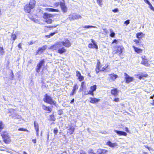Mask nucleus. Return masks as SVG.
<instances>
[{
	"label": "nucleus",
	"instance_id": "1",
	"mask_svg": "<svg viewBox=\"0 0 154 154\" xmlns=\"http://www.w3.org/2000/svg\"><path fill=\"white\" fill-rule=\"evenodd\" d=\"M58 43L57 42L54 45L49 48V49H52L53 51L57 50L58 52L60 54H62L66 51V50L62 45H58Z\"/></svg>",
	"mask_w": 154,
	"mask_h": 154
},
{
	"label": "nucleus",
	"instance_id": "2",
	"mask_svg": "<svg viewBox=\"0 0 154 154\" xmlns=\"http://www.w3.org/2000/svg\"><path fill=\"white\" fill-rule=\"evenodd\" d=\"M2 136L5 142L7 144L8 143L11 141L10 137L7 132H2Z\"/></svg>",
	"mask_w": 154,
	"mask_h": 154
},
{
	"label": "nucleus",
	"instance_id": "3",
	"mask_svg": "<svg viewBox=\"0 0 154 154\" xmlns=\"http://www.w3.org/2000/svg\"><path fill=\"white\" fill-rule=\"evenodd\" d=\"M81 17H82L81 15L75 13H73L69 15L67 19L72 20L80 19Z\"/></svg>",
	"mask_w": 154,
	"mask_h": 154
},
{
	"label": "nucleus",
	"instance_id": "4",
	"mask_svg": "<svg viewBox=\"0 0 154 154\" xmlns=\"http://www.w3.org/2000/svg\"><path fill=\"white\" fill-rule=\"evenodd\" d=\"M58 45H62L67 47H69L71 45V43L68 40H66L64 41L59 42Z\"/></svg>",
	"mask_w": 154,
	"mask_h": 154
},
{
	"label": "nucleus",
	"instance_id": "5",
	"mask_svg": "<svg viewBox=\"0 0 154 154\" xmlns=\"http://www.w3.org/2000/svg\"><path fill=\"white\" fill-rule=\"evenodd\" d=\"M43 100L44 102L47 103L51 104H55V102L52 100L51 97H45Z\"/></svg>",
	"mask_w": 154,
	"mask_h": 154
},
{
	"label": "nucleus",
	"instance_id": "6",
	"mask_svg": "<svg viewBox=\"0 0 154 154\" xmlns=\"http://www.w3.org/2000/svg\"><path fill=\"white\" fill-rule=\"evenodd\" d=\"M124 76L126 82L127 83H129L133 80V78L130 76L126 73H124Z\"/></svg>",
	"mask_w": 154,
	"mask_h": 154
},
{
	"label": "nucleus",
	"instance_id": "7",
	"mask_svg": "<svg viewBox=\"0 0 154 154\" xmlns=\"http://www.w3.org/2000/svg\"><path fill=\"white\" fill-rule=\"evenodd\" d=\"M47 46L46 45H44L41 48H39L37 51V54H40L42 53L43 51L47 48Z\"/></svg>",
	"mask_w": 154,
	"mask_h": 154
},
{
	"label": "nucleus",
	"instance_id": "8",
	"mask_svg": "<svg viewBox=\"0 0 154 154\" xmlns=\"http://www.w3.org/2000/svg\"><path fill=\"white\" fill-rule=\"evenodd\" d=\"M97 86L96 85H94L91 87L90 90L88 92L89 94H91L92 96L94 95L93 92L95 91L96 90Z\"/></svg>",
	"mask_w": 154,
	"mask_h": 154
},
{
	"label": "nucleus",
	"instance_id": "9",
	"mask_svg": "<svg viewBox=\"0 0 154 154\" xmlns=\"http://www.w3.org/2000/svg\"><path fill=\"white\" fill-rule=\"evenodd\" d=\"M33 8L29 5H26L25 6L24 9L26 12L29 13L31 11V10Z\"/></svg>",
	"mask_w": 154,
	"mask_h": 154
},
{
	"label": "nucleus",
	"instance_id": "10",
	"mask_svg": "<svg viewBox=\"0 0 154 154\" xmlns=\"http://www.w3.org/2000/svg\"><path fill=\"white\" fill-rule=\"evenodd\" d=\"M109 79L114 81L118 77V76L114 73L111 74L109 75Z\"/></svg>",
	"mask_w": 154,
	"mask_h": 154
},
{
	"label": "nucleus",
	"instance_id": "11",
	"mask_svg": "<svg viewBox=\"0 0 154 154\" xmlns=\"http://www.w3.org/2000/svg\"><path fill=\"white\" fill-rule=\"evenodd\" d=\"M60 5L63 12L64 13L66 12L67 11V8L65 6V4L64 3L60 2Z\"/></svg>",
	"mask_w": 154,
	"mask_h": 154
},
{
	"label": "nucleus",
	"instance_id": "12",
	"mask_svg": "<svg viewBox=\"0 0 154 154\" xmlns=\"http://www.w3.org/2000/svg\"><path fill=\"white\" fill-rule=\"evenodd\" d=\"M144 57H143V56H142L141 57L142 61L141 62V63L146 66H148L149 65L148 60L147 59H145V56H144Z\"/></svg>",
	"mask_w": 154,
	"mask_h": 154
},
{
	"label": "nucleus",
	"instance_id": "13",
	"mask_svg": "<svg viewBox=\"0 0 154 154\" xmlns=\"http://www.w3.org/2000/svg\"><path fill=\"white\" fill-rule=\"evenodd\" d=\"M114 131L119 136L123 135L126 136L127 135V134L125 132L117 131L116 130H114Z\"/></svg>",
	"mask_w": 154,
	"mask_h": 154
},
{
	"label": "nucleus",
	"instance_id": "14",
	"mask_svg": "<svg viewBox=\"0 0 154 154\" xmlns=\"http://www.w3.org/2000/svg\"><path fill=\"white\" fill-rule=\"evenodd\" d=\"M90 99V102L92 103H95L100 101V99L96 98H94V97H91Z\"/></svg>",
	"mask_w": 154,
	"mask_h": 154
},
{
	"label": "nucleus",
	"instance_id": "15",
	"mask_svg": "<svg viewBox=\"0 0 154 154\" xmlns=\"http://www.w3.org/2000/svg\"><path fill=\"white\" fill-rule=\"evenodd\" d=\"M34 125L35 127V129L36 131L37 135L38 136V134L39 132V126L38 123H36L35 122H34Z\"/></svg>",
	"mask_w": 154,
	"mask_h": 154
},
{
	"label": "nucleus",
	"instance_id": "16",
	"mask_svg": "<svg viewBox=\"0 0 154 154\" xmlns=\"http://www.w3.org/2000/svg\"><path fill=\"white\" fill-rule=\"evenodd\" d=\"M132 47L134 49L135 51L138 54L141 53L142 52V50L141 49L138 48L134 46H133Z\"/></svg>",
	"mask_w": 154,
	"mask_h": 154
},
{
	"label": "nucleus",
	"instance_id": "17",
	"mask_svg": "<svg viewBox=\"0 0 154 154\" xmlns=\"http://www.w3.org/2000/svg\"><path fill=\"white\" fill-rule=\"evenodd\" d=\"M78 87L77 86V85H75L74 87H73V89L72 90V93L70 94L71 95H73L75 93L76 91V90L78 89Z\"/></svg>",
	"mask_w": 154,
	"mask_h": 154
},
{
	"label": "nucleus",
	"instance_id": "18",
	"mask_svg": "<svg viewBox=\"0 0 154 154\" xmlns=\"http://www.w3.org/2000/svg\"><path fill=\"white\" fill-rule=\"evenodd\" d=\"M123 47L122 46H119L118 47L117 50V53L119 54H121L123 51Z\"/></svg>",
	"mask_w": 154,
	"mask_h": 154
},
{
	"label": "nucleus",
	"instance_id": "19",
	"mask_svg": "<svg viewBox=\"0 0 154 154\" xmlns=\"http://www.w3.org/2000/svg\"><path fill=\"white\" fill-rule=\"evenodd\" d=\"M107 144L111 147H115L118 145L116 143H112L110 141H109L107 143Z\"/></svg>",
	"mask_w": 154,
	"mask_h": 154
},
{
	"label": "nucleus",
	"instance_id": "20",
	"mask_svg": "<svg viewBox=\"0 0 154 154\" xmlns=\"http://www.w3.org/2000/svg\"><path fill=\"white\" fill-rule=\"evenodd\" d=\"M42 108L44 110L48 111V113L50 112L51 111V109L49 107L47 106L44 105L42 106Z\"/></svg>",
	"mask_w": 154,
	"mask_h": 154
},
{
	"label": "nucleus",
	"instance_id": "21",
	"mask_svg": "<svg viewBox=\"0 0 154 154\" xmlns=\"http://www.w3.org/2000/svg\"><path fill=\"white\" fill-rule=\"evenodd\" d=\"M35 4V0H30L29 5L32 7L34 8Z\"/></svg>",
	"mask_w": 154,
	"mask_h": 154
},
{
	"label": "nucleus",
	"instance_id": "22",
	"mask_svg": "<svg viewBox=\"0 0 154 154\" xmlns=\"http://www.w3.org/2000/svg\"><path fill=\"white\" fill-rule=\"evenodd\" d=\"M52 15L51 14H48L47 13H45L43 15V17L44 18L47 19L52 17Z\"/></svg>",
	"mask_w": 154,
	"mask_h": 154
},
{
	"label": "nucleus",
	"instance_id": "23",
	"mask_svg": "<svg viewBox=\"0 0 154 154\" xmlns=\"http://www.w3.org/2000/svg\"><path fill=\"white\" fill-rule=\"evenodd\" d=\"M111 93L112 95L114 96H117L118 95V91L116 89H114L111 91Z\"/></svg>",
	"mask_w": 154,
	"mask_h": 154
},
{
	"label": "nucleus",
	"instance_id": "24",
	"mask_svg": "<svg viewBox=\"0 0 154 154\" xmlns=\"http://www.w3.org/2000/svg\"><path fill=\"white\" fill-rule=\"evenodd\" d=\"M105 150L98 149L96 150V154H103V152Z\"/></svg>",
	"mask_w": 154,
	"mask_h": 154
},
{
	"label": "nucleus",
	"instance_id": "25",
	"mask_svg": "<svg viewBox=\"0 0 154 154\" xmlns=\"http://www.w3.org/2000/svg\"><path fill=\"white\" fill-rule=\"evenodd\" d=\"M99 63L100 62L98 61V62L97 63V67L96 69V72H97V73L99 71H100V68H99Z\"/></svg>",
	"mask_w": 154,
	"mask_h": 154
},
{
	"label": "nucleus",
	"instance_id": "26",
	"mask_svg": "<svg viewBox=\"0 0 154 154\" xmlns=\"http://www.w3.org/2000/svg\"><path fill=\"white\" fill-rule=\"evenodd\" d=\"M75 128L73 127H71L69 129V131L68 132L70 134H73Z\"/></svg>",
	"mask_w": 154,
	"mask_h": 154
},
{
	"label": "nucleus",
	"instance_id": "27",
	"mask_svg": "<svg viewBox=\"0 0 154 154\" xmlns=\"http://www.w3.org/2000/svg\"><path fill=\"white\" fill-rule=\"evenodd\" d=\"M96 150H94L91 149H89L88 153V154H96Z\"/></svg>",
	"mask_w": 154,
	"mask_h": 154
},
{
	"label": "nucleus",
	"instance_id": "28",
	"mask_svg": "<svg viewBox=\"0 0 154 154\" xmlns=\"http://www.w3.org/2000/svg\"><path fill=\"white\" fill-rule=\"evenodd\" d=\"M47 10L51 12H58L59 10L57 9H54L52 8H47Z\"/></svg>",
	"mask_w": 154,
	"mask_h": 154
},
{
	"label": "nucleus",
	"instance_id": "29",
	"mask_svg": "<svg viewBox=\"0 0 154 154\" xmlns=\"http://www.w3.org/2000/svg\"><path fill=\"white\" fill-rule=\"evenodd\" d=\"M45 21L48 23L50 24L52 23V20L51 19L47 18L45 20Z\"/></svg>",
	"mask_w": 154,
	"mask_h": 154
},
{
	"label": "nucleus",
	"instance_id": "30",
	"mask_svg": "<svg viewBox=\"0 0 154 154\" xmlns=\"http://www.w3.org/2000/svg\"><path fill=\"white\" fill-rule=\"evenodd\" d=\"M44 63V60H41L38 63V64L37 65V66L40 67L41 68V67L43 65V64Z\"/></svg>",
	"mask_w": 154,
	"mask_h": 154
},
{
	"label": "nucleus",
	"instance_id": "31",
	"mask_svg": "<svg viewBox=\"0 0 154 154\" xmlns=\"http://www.w3.org/2000/svg\"><path fill=\"white\" fill-rule=\"evenodd\" d=\"M91 41L93 43V44L94 45V48L96 49H97L98 48L97 45H96V42H95V41L94 40L91 39Z\"/></svg>",
	"mask_w": 154,
	"mask_h": 154
},
{
	"label": "nucleus",
	"instance_id": "32",
	"mask_svg": "<svg viewBox=\"0 0 154 154\" xmlns=\"http://www.w3.org/2000/svg\"><path fill=\"white\" fill-rule=\"evenodd\" d=\"M16 38V36L14 34H12L11 39H12L13 40H15Z\"/></svg>",
	"mask_w": 154,
	"mask_h": 154
},
{
	"label": "nucleus",
	"instance_id": "33",
	"mask_svg": "<svg viewBox=\"0 0 154 154\" xmlns=\"http://www.w3.org/2000/svg\"><path fill=\"white\" fill-rule=\"evenodd\" d=\"M4 54V49L2 47H0V54L1 55H3Z\"/></svg>",
	"mask_w": 154,
	"mask_h": 154
},
{
	"label": "nucleus",
	"instance_id": "34",
	"mask_svg": "<svg viewBox=\"0 0 154 154\" xmlns=\"http://www.w3.org/2000/svg\"><path fill=\"white\" fill-rule=\"evenodd\" d=\"M56 33L55 32H54L53 33H51L50 34V35H45V37H47L48 38H49L51 36H53V35H54Z\"/></svg>",
	"mask_w": 154,
	"mask_h": 154
},
{
	"label": "nucleus",
	"instance_id": "35",
	"mask_svg": "<svg viewBox=\"0 0 154 154\" xmlns=\"http://www.w3.org/2000/svg\"><path fill=\"white\" fill-rule=\"evenodd\" d=\"M83 28H96V27L95 26H90V25H87L83 27Z\"/></svg>",
	"mask_w": 154,
	"mask_h": 154
},
{
	"label": "nucleus",
	"instance_id": "36",
	"mask_svg": "<svg viewBox=\"0 0 154 154\" xmlns=\"http://www.w3.org/2000/svg\"><path fill=\"white\" fill-rule=\"evenodd\" d=\"M4 124L2 122V121H0V129H3L4 127Z\"/></svg>",
	"mask_w": 154,
	"mask_h": 154
},
{
	"label": "nucleus",
	"instance_id": "37",
	"mask_svg": "<svg viewBox=\"0 0 154 154\" xmlns=\"http://www.w3.org/2000/svg\"><path fill=\"white\" fill-rule=\"evenodd\" d=\"M110 31L111 32L110 36L112 37H114L115 35V33L111 29H110Z\"/></svg>",
	"mask_w": 154,
	"mask_h": 154
},
{
	"label": "nucleus",
	"instance_id": "38",
	"mask_svg": "<svg viewBox=\"0 0 154 154\" xmlns=\"http://www.w3.org/2000/svg\"><path fill=\"white\" fill-rule=\"evenodd\" d=\"M18 130L19 131H26L27 132H29V131L26 129H25L22 128H19L18 129Z\"/></svg>",
	"mask_w": 154,
	"mask_h": 154
},
{
	"label": "nucleus",
	"instance_id": "39",
	"mask_svg": "<svg viewBox=\"0 0 154 154\" xmlns=\"http://www.w3.org/2000/svg\"><path fill=\"white\" fill-rule=\"evenodd\" d=\"M108 65H107V66H106L103 67V68H100V71H103L106 69L108 67Z\"/></svg>",
	"mask_w": 154,
	"mask_h": 154
},
{
	"label": "nucleus",
	"instance_id": "40",
	"mask_svg": "<svg viewBox=\"0 0 154 154\" xmlns=\"http://www.w3.org/2000/svg\"><path fill=\"white\" fill-rule=\"evenodd\" d=\"M142 32H139L138 33H137L136 34V36L137 38H139L141 37L140 36L142 35Z\"/></svg>",
	"mask_w": 154,
	"mask_h": 154
},
{
	"label": "nucleus",
	"instance_id": "41",
	"mask_svg": "<svg viewBox=\"0 0 154 154\" xmlns=\"http://www.w3.org/2000/svg\"><path fill=\"white\" fill-rule=\"evenodd\" d=\"M88 47L90 48H94V45L91 43L89 44L88 45Z\"/></svg>",
	"mask_w": 154,
	"mask_h": 154
},
{
	"label": "nucleus",
	"instance_id": "42",
	"mask_svg": "<svg viewBox=\"0 0 154 154\" xmlns=\"http://www.w3.org/2000/svg\"><path fill=\"white\" fill-rule=\"evenodd\" d=\"M149 8L152 10L153 11H154V8L152 7V5L150 3L149 5Z\"/></svg>",
	"mask_w": 154,
	"mask_h": 154
},
{
	"label": "nucleus",
	"instance_id": "43",
	"mask_svg": "<svg viewBox=\"0 0 154 154\" xmlns=\"http://www.w3.org/2000/svg\"><path fill=\"white\" fill-rule=\"evenodd\" d=\"M58 131L57 129V128H55L54 130V133L55 134H57Z\"/></svg>",
	"mask_w": 154,
	"mask_h": 154
},
{
	"label": "nucleus",
	"instance_id": "44",
	"mask_svg": "<svg viewBox=\"0 0 154 154\" xmlns=\"http://www.w3.org/2000/svg\"><path fill=\"white\" fill-rule=\"evenodd\" d=\"M130 23V20H127L126 21L124 22V24L127 26Z\"/></svg>",
	"mask_w": 154,
	"mask_h": 154
},
{
	"label": "nucleus",
	"instance_id": "45",
	"mask_svg": "<svg viewBox=\"0 0 154 154\" xmlns=\"http://www.w3.org/2000/svg\"><path fill=\"white\" fill-rule=\"evenodd\" d=\"M78 79L79 80V81H81L84 79V77L81 75L78 78Z\"/></svg>",
	"mask_w": 154,
	"mask_h": 154
},
{
	"label": "nucleus",
	"instance_id": "46",
	"mask_svg": "<svg viewBox=\"0 0 154 154\" xmlns=\"http://www.w3.org/2000/svg\"><path fill=\"white\" fill-rule=\"evenodd\" d=\"M50 119L53 121H55V118L54 117V115H51L50 116Z\"/></svg>",
	"mask_w": 154,
	"mask_h": 154
},
{
	"label": "nucleus",
	"instance_id": "47",
	"mask_svg": "<svg viewBox=\"0 0 154 154\" xmlns=\"http://www.w3.org/2000/svg\"><path fill=\"white\" fill-rule=\"evenodd\" d=\"M41 67L37 66V68L36 69V71L37 72H40Z\"/></svg>",
	"mask_w": 154,
	"mask_h": 154
},
{
	"label": "nucleus",
	"instance_id": "48",
	"mask_svg": "<svg viewBox=\"0 0 154 154\" xmlns=\"http://www.w3.org/2000/svg\"><path fill=\"white\" fill-rule=\"evenodd\" d=\"M81 75V74L80 73L79 71L76 72V76H77L78 78Z\"/></svg>",
	"mask_w": 154,
	"mask_h": 154
},
{
	"label": "nucleus",
	"instance_id": "49",
	"mask_svg": "<svg viewBox=\"0 0 154 154\" xmlns=\"http://www.w3.org/2000/svg\"><path fill=\"white\" fill-rule=\"evenodd\" d=\"M113 101L116 102H118L119 101V98H116L114 99Z\"/></svg>",
	"mask_w": 154,
	"mask_h": 154
},
{
	"label": "nucleus",
	"instance_id": "50",
	"mask_svg": "<svg viewBox=\"0 0 154 154\" xmlns=\"http://www.w3.org/2000/svg\"><path fill=\"white\" fill-rule=\"evenodd\" d=\"M97 3L101 6V3L102 2V0H97Z\"/></svg>",
	"mask_w": 154,
	"mask_h": 154
},
{
	"label": "nucleus",
	"instance_id": "51",
	"mask_svg": "<svg viewBox=\"0 0 154 154\" xmlns=\"http://www.w3.org/2000/svg\"><path fill=\"white\" fill-rule=\"evenodd\" d=\"M59 5V2H56L54 4V6L55 7H57Z\"/></svg>",
	"mask_w": 154,
	"mask_h": 154
},
{
	"label": "nucleus",
	"instance_id": "52",
	"mask_svg": "<svg viewBox=\"0 0 154 154\" xmlns=\"http://www.w3.org/2000/svg\"><path fill=\"white\" fill-rule=\"evenodd\" d=\"M144 2L146 3L147 4L149 5V4H150V2H149V1L148 0H144Z\"/></svg>",
	"mask_w": 154,
	"mask_h": 154
},
{
	"label": "nucleus",
	"instance_id": "53",
	"mask_svg": "<svg viewBox=\"0 0 154 154\" xmlns=\"http://www.w3.org/2000/svg\"><path fill=\"white\" fill-rule=\"evenodd\" d=\"M112 11H113V12H115V13H116V12H118V10L117 8H116V9H115L113 10H112Z\"/></svg>",
	"mask_w": 154,
	"mask_h": 154
},
{
	"label": "nucleus",
	"instance_id": "54",
	"mask_svg": "<svg viewBox=\"0 0 154 154\" xmlns=\"http://www.w3.org/2000/svg\"><path fill=\"white\" fill-rule=\"evenodd\" d=\"M134 42H135L136 44L138 43H139V42L138 40H134Z\"/></svg>",
	"mask_w": 154,
	"mask_h": 154
},
{
	"label": "nucleus",
	"instance_id": "55",
	"mask_svg": "<svg viewBox=\"0 0 154 154\" xmlns=\"http://www.w3.org/2000/svg\"><path fill=\"white\" fill-rule=\"evenodd\" d=\"M18 47L20 48H21V43H19L18 45Z\"/></svg>",
	"mask_w": 154,
	"mask_h": 154
},
{
	"label": "nucleus",
	"instance_id": "56",
	"mask_svg": "<svg viewBox=\"0 0 154 154\" xmlns=\"http://www.w3.org/2000/svg\"><path fill=\"white\" fill-rule=\"evenodd\" d=\"M125 130L127 132H129V130L127 127H125Z\"/></svg>",
	"mask_w": 154,
	"mask_h": 154
},
{
	"label": "nucleus",
	"instance_id": "57",
	"mask_svg": "<svg viewBox=\"0 0 154 154\" xmlns=\"http://www.w3.org/2000/svg\"><path fill=\"white\" fill-rule=\"evenodd\" d=\"M28 43L29 44V45H32L33 44V42L32 41H30Z\"/></svg>",
	"mask_w": 154,
	"mask_h": 154
},
{
	"label": "nucleus",
	"instance_id": "58",
	"mask_svg": "<svg viewBox=\"0 0 154 154\" xmlns=\"http://www.w3.org/2000/svg\"><path fill=\"white\" fill-rule=\"evenodd\" d=\"M84 84V82H83L81 83V87H82L83 88V86Z\"/></svg>",
	"mask_w": 154,
	"mask_h": 154
},
{
	"label": "nucleus",
	"instance_id": "59",
	"mask_svg": "<svg viewBox=\"0 0 154 154\" xmlns=\"http://www.w3.org/2000/svg\"><path fill=\"white\" fill-rule=\"evenodd\" d=\"M117 42V40H116V39H115V40H114L113 41V42H112V43H116V42Z\"/></svg>",
	"mask_w": 154,
	"mask_h": 154
},
{
	"label": "nucleus",
	"instance_id": "60",
	"mask_svg": "<svg viewBox=\"0 0 154 154\" xmlns=\"http://www.w3.org/2000/svg\"><path fill=\"white\" fill-rule=\"evenodd\" d=\"M80 154H86V153L82 151L80 152Z\"/></svg>",
	"mask_w": 154,
	"mask_h": 154
},
{
	"label": "nucleus",
	"instance_id": "61",
	"mask_svg": "<svg viewBox=\"0 0 154 154\" xmlns=\"http://www.w3.org/2000/svg\"><path fill=\"white\" fill-rule=\"evenodd\" d=\"M32 141L33 143H36V140L35 139L32 140Z\"/></svg>",
	"mask_w": 154,
	"mask_h": 154
},
{
	"label": "nucleus",
	"instance_id": "62",
	"mask_svg": "<svg viewBox=\"0 0 154 154\" xmlns=\"http://www.w3.org/2000/svg\"><path fill=\"white\" fill-rule=\"evenodd\" d=\"M74 99H72L71 100V102H70V103H73V102H74Z\"/></svg>",
	"mask_w": 154,
	"mask_h": 154
},
{
	"label": "nucleus",
	"instance_id": "63",
	"mask_svg": "<svg viewBox=\"0 0 154 154\" xmlns=\"http://www.w3.org/2000/svg\"><path fill=\"white\" fill-rule=\"evenodd\" d=\"M151 104L154 106V100H153L152 102L151 103Z\"/></svg>",
	"mask_w": 154,
	"mask_h": 154
},
{
	"label": "nucleus",
	"instance_id": "64",
	"mask_svg": "<svg viewBox=\"0 0 154 154\" xmlns=\"http://www.w3.org/2000/svg\"><path fill=\"white\" fill-rule=\"evenodd\" d=\"M103 30L105 32H106V28H104L103 29Z\"/></svg>",
	"mask_w": 154,
	"mask_h": 154
}]
</instances>
